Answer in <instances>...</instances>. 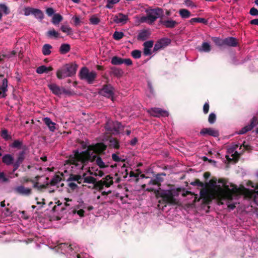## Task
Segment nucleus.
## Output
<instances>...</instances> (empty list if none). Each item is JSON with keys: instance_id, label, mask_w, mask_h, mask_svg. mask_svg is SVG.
Instances as JSON below:
<instances>
[{"instance_id": "1", "label": "nucleus", "mask_w": 258, "mask_h": 258, "mask_svg": "<svg viewBox=\"0 0 258 258\" xmlns=\"http://www.w3.org/2000/svg\"><path fill=\"white\" fill-rule=\"evenodd\" d=\"M106 148V145L104 143H98L88 146L86 150L81 152H79L78 150H74V154L69 156L67 162L68 164L74 165L76 167L79 166V162H80L82 164L81 169H83L88 162H96V160L99 155L104 154Z\"/></svg>"}, {"instance_id": "2", "label": "nucleus", "mask_w": 258, "mask_h": 258, "mask_svg": "<svg viewBox=\"0 0 258 258\" xmlns=\"http://www.w3.org/2000/svg\"><path fill=\"white\" fill-rule=\"evenodd\" d=\"M155 195L157 199L161 198V200L158 201L160 204L165 203L171 205L178 204V201L172 197V193L169 189L164 190L159 188L158 190L155 191Z\"/></svg>"}, {"instance_id": "3", "label": "nucleus", "mask_w": 258, "mask_h": 258, "mask_svg": "<svg viewBox=\"0 0 258 258\" xmlns=\"http://www.w3.org/2000/svg\"><path fill=\"white\" fill-rule=\"evenodd\" d=\"M77 68L78 66L75 63H67L57 71L56 77L59 80L71 77L76 74Z\"/></svg>"}, {"instance_id": "4", "label": "nucleus", "mask_w": 258, "mask_h": 258, "mask_svg": "<svg viewBox=\"0 0 258 258\" xmlns=\"http://www.w3.org/2000/svg\"><path fill=\"white\" fill-rule=\"evenodd\" d=\"M79 76L81 80L92 84L97 77V73L95 71L90 72L87 67H83L80 71Z\"/></svg>"}, {"instance_id": "5", "label": "nucleus", "mask_w": 258, "mask_h": 258, "mask_svg": "<svg viewBox=\"0 0 258 258\" xmlns=\"http://www.w3.org/2000/svg\"><path fill=\"white\" fill-rule=\"evenodd\" d=\"M147 16L142 19L148 20L150 23L154 22L158 18H161L163 15V11L161 8L150 9L146 11Z\"/></svg>"}, {"instance_id": "6", "label": "nucleus", "mask_w": 258, "mask_h": 258, "mask_svg": "<svg viewBox=\"0 0 258 258\" xmlns=\"http://www.w3.org/2000/svg\"><path fill=\"white\" fill-rule=\"evenodd\" d=\"M230 189L228 185H223L222 188L220 185L217 186V190H216V196L219 200H225L227 199H231V194L230 192Z\"/></svg>"}, {"instance_id": "7", "label": "nucleus", "mask_w": 258, "mask_h": 258, "mask_svg": "<svg viewBox=\"0 0 258 258\" xmlns=\"http://www.w3.org/2000/svg\"><path fill=\"white\" fill-rule=\"evenodd\" d=\"M113 183L112 177L109 175L105 176V178H102L101 180L97 181L95 183L94 189L99 191H101L104 188L109 187Z\"/></svg>"}, {"instance_id": "8", "label": "nucleus", "mask_w": 258, "mask_h": 258, "mask_svg": "<svg viewBox=\"0 0 258 258\" xmlns=\"http://www.w3.org/2000/svg\"><path fill=\"white\" fill-rule=\"evenodd\" d=\"M121 127V124L120 122H114L111 120H108L105 125L106 130L110 134H118Z\"/></svg>"}, {"instance_id": "9", "label": "nucleus", "mask_w": 258, "mask_h": 258, "mask_svg": "<svg viewBox=\"0 0 258 258\" xmlns=\"http://www.w3.org/2000/svg\"><path fill=\"white\" fill-rule=\"evenodd\" d=\"M99 94L107 98H112L114 95V88L111 84H105L99 91Z\"/></svg>"}, {"instance_id": "10", "label": "nucleus", "mask_w": 258, "mask_h": 258, "mask_svg": "<svg viewBox=\"0 0 258 258\" xmlns=\"http://www.w3.org/2000/svg\"><path fill=\"white\" fill-rule=\"evenodd\" d=\"M27 149L22 150L17 154V158L13 164L12 173H14L20 166L25 159L26 151Z\"/></svg>"}, {"instance_id": "11", "label": "nucleus", "mask_w": 258, "mask_h": 258, "mask_svg": "<svg viewBox=\"0 0 258 258\" xmlns=\"http://www.w3.org/2000/svg\"><path fill=\"white\" fill-rule=\"evenodd\" d=\"M148 112L151 115L157 117H166L169 115L167 111L157 107L151 108Z\"/></svg>"}, {"instance_id": "12", "label": "nucleus", "mask_w": 258, "mask_h": 258, "mask_svg": "<svg viewBox=\"0 0 258 258\" xmlns=\"http://www.w3.org/2000/svg\"><path fill=\"white\" fill-rule=\"evenodd\" d=\"M258 123V119L256 117H253L251 120L250 124L246 125L239 131L238 134H244L247 132L251 131Z\"/></svg>"}, {"instance_id": "13", "label": "nucleus", "mask_w": 258, "mask_h": 258, "mask_svg": "<svg viewBox=\"0 0 258 258\" xmlns=\"http://www.w3.org/2000/svg\"><path fill=\"white\" fill-rule=\"evenodd\" d=\"M200 135L203 136L209 135L214 137H217L219 135V132L212 128H203L200 132Z\"/></svg>"}, {"instance_id": "14", "label": "nucleus", "mask_w": 258, "mask_h": 258, "mask_svg": "<svg viewBox=\"0 0 258 258\" xmlns=\"http://www.w3.org/2000/svg\"><path fill=\"white\" fill-rule=\"evenodd\" d=\"M14 191L16 194L22 196H28L32 194V189L30 188L25 187L23 185L15 187Z\"/></svg>"}, {"instance_id": "15", "label": "nucleus", "mask_w": 258, "mask_h": 258, "mask_svg": "<svg viewBox=\"0 0 258 258\" xmlns=\"http://www.w3.org/2000/svg\"><path fill=\"white\" fill-rule=\"evenodd\" d=\"M128 20V16L122 13H118L113 17V21L116 23L125 24Z\"/></svg>"}, {"instance_id": "16", "label": "nucleus", "mask_w": 258, "mask_h": 258, "mask_svg": "<svg viewBox=\"0 0 258 258\" xmlns=\"http://www.w3.org/2000/svg\"><path fill=\"white\" fill-rule=\"evenodd\" d=\"M224 46L229 47H236L238 44V41L236 38L228 37L224 39Z\"/></svg>"}, {"instance_id": "17", "label": "nucleus", "mask_w": 258, "mask_h": 258, "mask_svg": "<svg viewBox=\"0 0 258 258\" xmlns=\"http://www.w3.org/2000/svg\"><path fill=\"white\" fill-rule=\"evenodd\" d=\"M160 23L167 28H174L178 24L176 21L172 20H163L161 19Z\"/></svg>"}, {"instance_id": "18", "label": "nucleus", "mask_w": 258, "mask_h": 258, "mask_svg": "<svg viewBox=\"0 0 258 258\" xmlns=\"http://www.w3.org/2000/svg\"><path fill=\"white\" fill-rule=\"evenodd\" d=\"M49 89L55 95L59 96L62 94V88H60L58 85L52 83L48 85Z\"/></svg>"}, {"instance_id": "19", "label": "nucleus", "mask_w": 258, "mask_h": 258, "mask_svg": "<svg viewBox=\"0 0 258 258\" xmlns=\"http://www.w3.org/2000/svg\"><path fill=\"white\" fill-rule=\"evenodd\" d=\"M232 189H230V192L231 194V199H227V200L232 201L234 196H237L240 195L241 191L239 188L235 185L232 184Z\"/></svg>"}, {"instance_id": "20", "label": "nucleus", "mask_w": 258, "mask_h": 258, "mask_svg": "<svg viewBox=\"0 0 258 258\" xmlns=\"http://www.w3.org/2000/svg\"><path fill=\"white\" fill-rule=\"evenodd\" d=\"M11 147L18 149H27V146L23 145V141L18 140H15L12 143Z\"/></svg>"}, {"instance_id": "21", "label": "nucleus", "mask_w": 258, "mask_h": 258, "mask_svg": "<svg viewBox=\"0 0 258 258\" xmlns=\"http://www.w3.org/2000/svg\"><path fill=\"white\" fill-rule=\"evenodd\" d=\"M53 70V68L51 66L47 67L45 66L42 65L37 68L36 72L38 74H41L43 73H48L49 72Z\"/></svg>"}, {"instance_id": "22", "label": "nucleus", "mask_w": 258, "mask_h": 258, "mask_svg": "<svg viewBox=\"0 0 258 258\" xmlns=\"http://www.w3.org/2000/svg\"><path fill=\"white\" fill-rule=\"evenodd\" d=\"M149 36L150 33L149 31L144 30L139 33L137 36V39L138 40L145 41L149 38Z\"/></svg>"}, {"instance_id": "23", "label": "nucleus", "mask_w": 258, "mask_h": 258, "mask_svg": "<svg viewBox=\"0 0 258 258\" xmlns=\"http://www.w3.org/2000/svg\"><path fill=\"white\" fill-rule=\"evenodd\" d=\"M2 161L7 165H10L14 164V158L13 156L8 154L5 155L2 158Z\"/></svg>"}, {"instance_id": "24", "label": "nucleus", "mask_w": 258, "mask_h": 258, "mask_svg": "<svg viewBox=\"0 0 258 258\" xmlns=\"http://www.w3.org/2000/svg\"><path fill=\"white\" fill-rule=\"evenodd\" d=\"M128 174V171L126 168L125 164H124L121 167L120 170L118 171V173H116L115 175L116 176H121L123 178H125L127 177Z\"/></svg>"}, {"instance_id": "25", "label": "nucleus", "mask_w": 258, "mask_h": 258, "mask_svg": "<svg viewBox=\"0 0 258 258\" xmlns=\"http://www.w3.org/2000/svg\"><path fill=\"white\" fill-rule=\"evenodd\" d=\"M43 120L50 131L54 132L55 131L56 124L54 122H52L50 118L45 117Z\"/></svg>"}, {"instance_id": "26", "label": "nucleus", "mask_w": 258, "mask_h": 258, "mask_svg": "<svg viewBox=\"0 0 258 258\" xmlns=\"http://www.w3.org/2000/svg\"><path fill=\"white\" fill-rule=\"evenodd\" d=\"M68 181H76L78 183L80 184L83 181V177L80 175H76L73 174H71L70 175L69 177L67 179Z\"/></svg>"}, {"instance_id": "27", "label": "nucleus", "mask_w": 258, "mask_h": 258, "mask_svg": "<svg viewBox=\"0 0 258 258\" xmlns=\"http://www.w3.org/2000/svg\"><path fill=\"white\" fill-rule=\"evenodd\" d=\"M46 36L50 38L55 39L58 38L60 37L59 33L56 32L53 28L49 30L47 32Z\"/></svg>"}, {"instance_id": "28", "label": "nucleus", "mask_w": 258, "mask_h": 258, "mask_svg": "<svg viewBox=\"0 0 258 258\" xmlns=\"http://www.w3.org/2000/svg\"><path fill=\"white\" fill-rule=\"evenodd\" d=\"M110 69L111 73L117 77H121L123 73L121 69L115 67H111Z\"/></svg>"}, {"instance_id": "29", "label": "nucleus", "mask_w": 258, "mask_h": 258, "mask_svg": "<svg viewBox=\"0 0 258 258\" xmlns=\"http://www.w3.org/2000/svg\"><path fill=\"white\" fill-rule=\"evenodd\" d=\"M109 146L110 148L118 149L119 148V141L115 138H110L109 139Z\"/></svg>"}, {"instance_id": "30", "label": "nucleus", "mask_w": 258, "mask_h": 258, "mask_svg": "<svg viewBox=\"0 0 258 258\" xmlns=\"http://www.w3.org/2000/svg\"><path fill=\"white\" fill-rule=\"evenodd\" d=\"M71 49V46L69 44H62L61 45L59 48V52L61 54H66L70 51Z\"/></svg>"}, {"instance_id": "31", "label": "nucleus", "mask_w": 258, "mask_h": 258, "mask_svg": "<svg viewBox=\"0 0 258 258\" xmlns=\"http://www.w3.org/2000/svg\"><path fill=\"white\" fill-rule=\"evenodd\" d=\"M52 48V46L49 44H44L42 49V53L44 55H49L51 51V49Z\"/></svg>"}, {"instance_id": "32", "label": "nucleus", "mask_w": 258, "mask_h": 258, "mask_svg": "<svg viewBox=\"0 0 258 258\" xmlns=\"http://www.w3.org/2000/svg\"><path fill=\"white\" fill-rule=\"evenodd\" d=\"M62 17L60 14H55L52 17V23L54 25H57L62 20Z\"/></svg>"}, {"instance_id": "33", "label": "nucleus", "mask_w": 258, "mask_h": 258, "mask_svg": "<svg viewBox=\"0 0 258 258\" xmlns=\"http://www.w3.org/2000/svg\"><path fill=\"white\" fill-rule=\"evenodd\" d=\"M179 14L182 18H188L191 16L190 12L185 9H180L179 11Z\"/></svg>"}, {"instance_id": "34", "label": "nucleus", "mask_w": 258, "mask_h": 258, "mask_svg": "<svg viewBox=\"0 0 258 258\" xmlns=\"http://www.w3.org/2000/svg\"><path fill=\"white\" fill-rule=\"evenodd\" d=\"M199 50L200 51L209 52L211 51V48L209 43L208 42H203L202 43L201 48H199Z\"/></svg>"}, {"instance_id": "35", "label": "nucleus", "mask_w": 258, "mask_h": 258, "mask_svg": "<svg viewBox=\"0 0 258 258\" xmlns=\"http://www.w3.org/2000/svg\"><path fill=\"white\" fill-rule=\"evenodd\" d=\"M58 246L59 248L64 249L66 252H68L69 250L72 251L73 250L71 245L67 243H61Z\"/></svg>"}, {"instance_id": "36", "label": "nucleus", "mask_w": 258, "mask_h": 258, "mask_svg": "<svg viewBox=\"0 0 258 258\" xmlns=\"http://www.w3.org/2000/svg\"><path fill=\"white\" fill-rule=\"evenodd\" d=\"M212 41L215 43V44L218 46H224V39H221L219 37H212Z\"/></svg>"}, {"instance_id": "37", "label": "nucleus", "mask_w": 258, "mask_h": 258, "mask_svg": "<svg viewBox=\"0 0 258 258\" xmlns=\"http://www.w3.org/2000/svg\"><path fill=\"white\" fill-rule=\"evenodd\" d=\"M122 59L117 56H113L111 60V63L113 65H120L123 63Z\"/></svg>"}, {"instance_id": "38", "label": "nucleus", "mask_w": 258, "mask_h": 258, "mask_svg": "<svg viewBox=\"0 0 258 258\" xmlns=\"http://www.w3.org/2000/svg\"><path fill=\"white\" fill-rule=\"evenodd\" d=\"M191 24H193L194 23H201L204 24H207L208 23V21L205 18H192L189 21Z\"/></svg>"}, {"instance_id": "39", "label": "nucleus", "mask_w": 258, "mask_h": 258, "mask_svg": "<svg viewBox=\"0 0 258 258\" xmlns=\"http://www.w3.org/2000/svg\"><path fill=\"white\" fill-rule=\"evenodd\" d=\"M162 48H164L171 43V40L168 38H163L158 40Z\"/></svg>"}, {"instance_id": "40", "label": "nucleus", "mask_w": 258, "mask_h": 258, "mask_svg": "<svg viewBox=\"0 0 258 258\" xmlns=\"http://www.w3.org/2000/svg\"><path fill=\"white\" fill-rule=\"evenodd\" d=\"M61 180V178L60 175H55L52 179L51 180L50 182V184L52 186L55 185L57 184L59 182H60Z\"/></svg>"}, {"instance_id": "41", "label": "nucleus", "mask_w": 258, "mask_h": 258, "mask_svg": "<svg viewBox=\"0 0 258 258\" xmlns=\"http://www.w3.org/2000/svg\"><path fill=\"white\" fill-rule=\"evenodd\" d=\"M83 182L88 183H93L94 184V186H95V183L97 182L96 179L92 176H87L83 178Z\"/></svg>"}, {"instance_id": "42", "label": "nucleus", "mask_w": 258, "mask_h": 258, "mask_svg": "<svg viewBox=\"0 0 258 258\" xmlns=\"http://www.w3.org/2000/svg\"><path fill=\"white\" fill-rule=\"evenodd\" d=\"M33 15L37 18L40 20L43 18V14L42 11L39 9H34Z\"/></svg>"}, {"instance_id": "43", "label": "nucleus", "mask_w": 258, "mask_h": 258, "mask_svg": "<svg viewBox=\"0 0 258 258\" xmlns=\"http://www.w3.org/2000/svg\"><path fill=\"white\" fill-rule=\"evenodd\" d=\"M1 136L6 141L12 139L11 136L9 135L8 132L6 129H4L2 131Z\"/></svg>"}, {"instance_id": "44", "label": "nucleus", "mask_w": 258, "mask_h": 258, "mask_svg": "<svg viewBox=\"0 0 258 258\" xmlns=\"http://www.w3.org/2000/svg\"><path fill=\"white\" fill-rule=\"evenodd\" d=\"M124 36V33L122 32L115 31L113 34V38L116 40H119Z\"/></svg>"}, {"instance_id": "45", "label": "nucleus", "mask_w": 258, "mask_h": 258, "mask_svg": "<svg viewBox=\"0 0 258 258\" xmlns=\"http://www.w3.org/2000/svg\"><path fill=\"white\" fill-rule=\"evenodd\" d=\"M60 30L63 32L67 33V35H70L72 32V28L67 25H62L60 27Z\"/></svg>"}, {"instance_id": "46", "label": "nucleus", "mask_w": 258, "mask_h": 258, "mask_svg": "<svg viewBox=\"0 0 258 258\" xmlns=\"http://www.w3.org/2000/svg\"><path fill=\"white\" fill-rule=\"evenodd\" d=\"M120 0H107V4L105 7L108 9H112L114 4L118 3Z\"/></svg>"}, {"instance_id": "47", "label": "nucleus", "mask_w": 258, "mask_h": 258, "mask_svg": "<svg viewBox=\"0 0 258 258\" xmlns=\"http://www.w3.org/2000/svg\"><path fill=\"white\" fill-rule=\"evenodd\" d=\"M0 12L1 13L3 12L4 14L6 15L10 13V10L8 7L3 4H0Z\"/></svg>"}, {"instance_id": "48", "label": "nucleus", "mask_w": 258, "mask_h": 258, "mask_svg": "<svg viewBox=\"0 0 258 258\" xmlns=\"http://www.w3.org/2000/svg\"><path fill=\"white\" fill-rule=\"evenodd\" d=\"M96 164L100 168H104L107 166L105 165V163L102 161L101 158L99 156L96 160Z\"/></svg>"}, {"instance_id": "49", "label": "nucleus", "mask_w": 258, "mask_h": 258, "mask_svg": "<svg viewBox=\"0 0 258 258\" xmlns=\"http://www.w3.org/2000/svg\"><path fill=\"white\" fill-rule=\"evenodd\" d=\"M217 180L215 177H213L209 181L210 185L214 188V192L216 194V190H217Z\"/></svg>"}, {"instance_id": "50", "label": "nucleus", "mask_w": 258, "mask_h": 258, "mask_svg": "<svg viewBox=\"0 0 258 258\" xmlns=\"http://www.w3.org/2000/svg\"><path fill=\"white\" fill-rule=\"evenodd\" d=\"M190 184L194 186H198L201 187H204L205 184L199 179H196L194 181L190 183Z\"/></svg>"}, {"instance_id": "51", "label": "nucleus", "mask_w": 258, "mask_h": 258, "mask_svg": "<svg viewBox=\"0 0 258 258\" xmlns=\"http://www.w3.org/2000/svg\"><path fill=\"white\" fill-rule=\"evenodd\" d=\"M172 193V197L175 198L179 196V192L182 190L181 188H177L176 189H169Z\"/></svg>"}, {"instance_id": "52", "label": "nucleus", "mask_w": 258, "mask_h": 258, "mask_svg": "<svg viewBox=\"0 0 258 258\" xmlns=\"http://www.w3.org/2000/svg\"><path fill=\"white\" fill-rule=\"evenodd\" d=\"M141 51L139 50H134L132 51V56L136 59L140 58L141 57Z\"/></svg>"}, {"instance_id": "53", "label": "nucleus", "mask_w": 258, "mask_h": 258, "mask_svg": "<svg viewBox=\"0 0 258 258\" xmlns=\"http://www.w3.org/2000/svg\"><path fill=\"white\" fill-rule=\"evenodd\" d=\"M0 181L4 183L10 182L9 178L6 176L5 173L3 172H0Z\"/></svg>"}, {"instance_id": "54", "label": "nucleus", "mask_w": 258, "mask_h": 258, "mask_svg": "<svg viewBox=\"0 0 258 258\" xmlns=\"http://www.w3.org/2000/svg\"><path fill=\"white\" fill-rule=\"evenodd\" d=\"M90 23L92 25H97L100 22V20L95 16H92L89 19Z\"/></svg>"}, {"instance_id": "55", "label": "nucleus", "mask_w": 258, "mask_h": 258, "mask_svg": "<svg viewBox=\"0 0 258 258\" xmlns=\"http://www.w3.org/2000/svg\"><path fill=\"white\" fill-rule=\"evenodd\" d=\"M216 120V115L214 113H211L208 117V122L210 124H213L215 122Z\"/></svg>"}, {"instance_id": "56", "label": "nucleus", "mask_w": 258, "mask_h": 258, "mask_svg": "<svg viewBox=\"0 0 258 258\" xmlns=\"http://www.w3.org/2000/svg\"><path fill=\"white\" fill-rule=\"evenodd\" d=\"M162 175L166 176V174L165 173H158L156 175L155 177V179L160 185H161V182L163 181V178L161 177Z\"/></svg>"}, {"instance_id": "57", "label": "nucleus", "mask_w": 258, "mask_h": 258, "mask_svg": "<svg viewBox=\"0 0 258 258\" xmlns=\"http://www.w3.org/2000/svg\"><path fill=\"white\" fill-rule=\"evenodd\" d=\"M154 45V41L153 40H149L146 41L144 43L143 46L145 48H151Z\"/></svg>"}, {"instance_id": "58", "label": "nucleus", "mask_w": 258, "mask_h": 258, "mask_svg": "<svg viewBox=\"0 0 258 258\" xmlns=\"http://www.w3.org/2000/svg\"><path fill=\"white\" fill-rule=\"evenodd\" d=\"M7 87H8V80L6 79H4L3 80V84L1 87V90L3 92H5L7 91Z\"/></svg>"}, {"instance_id": "59", "label": "nucleus", "mask_w": 258, "mask_h": 258, "mask_svg": "<svg viewBox=\"0 0 258 258\" xmlns=\"http://www.w3.org/2000/svg\"><path fill=\"white\" fill-rule=\"evenodd\" d=\"M34 8L28 7L24 9V14L26 16H29L30 14H33Z\"/></svg>"}, {"instance_id": "60", "label": "nucleus", "mask_w": 258, "mask_h": 258, "mask_svg": "<svg viewBox=\"0 0 258 258\" xmlns=\"http://www.w3.org/2000/svg\"><path fill=\"white\" fill-rule=\"evenodd\" d=\"M111 157L112 160L115 162H124L125 161L124 159L121 160L116 154H112Z\"/></svg>"}, {"instance_id": "61", "label": "nucleus", "mask_w": 258, "mask_h": 258, "mask_svg": "<svg viewBox=\"0 0 258 258\" xmlns=\"http://www.w3.org/2000/svg\"><path fill=\"white\" fill-rule=\"evenodd\" d=\"M162 48H162V46L161 45L160 42L158 41H157L154 45V47L153 48V51L154 52L157 51Z\"/></svg>"}, {"instance_id": "62", "label": "nucleus", "mask_w": 258, "mask_h": 258, "mask_svg": "<svg viewBox=\"0 0 258 258\" xmlns=\"http://www.w3.org/2000/svg\"><path fill=\"white\" fill-rule=\"evenodd\" d=\"M249 14L251 16H258V10L254 7L250 9L249 11Z\"/></svg>"}, {"instance_id": "63", "label": "nucleus", "mask_w": 258, "mask_h": 258, "mask_svg": "<svg viewBox=\"0 0 258 258\" xmlns=\"http://www.w3.org/2000/svg\"><path fill=\"white\" fill-rule=\"evenodd\" d=\"M210 105L208 102H206L203 106V112L205 114H207L209 110Z\"/></svg>"}, {"instance_id": "64", "label": "nucleus", "mask_w": 258, "mask_h": 258, "mask_svg": "<svg viewBox=\"0 0 258 258\" xmlns=\"http://www.w3.org/2000/svg\"><path fill=\"white\" fill-rule=\"evenodd\" d=\"M254 188L255 190H250L249 189H247V190L248 191V193H249L250 195L252 194H255L258 195V183L255 185Z\"/></svg>"}]
</instances>
